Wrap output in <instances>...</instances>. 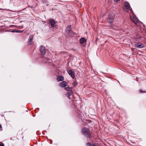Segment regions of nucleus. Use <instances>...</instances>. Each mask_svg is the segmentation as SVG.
I'll return each instance as SVG.
<instances>
[{"label": "nucleus", "mask_w": 146, "mask_h": 146, "mask_svg": "<svg viewBox=\"0 0 146 146\" xmlns=\"http://www.w3.org/2000/svg\"><path fill=\"white\" fill-rule=\"evenodd\" d=\"M82 131V134L87 138L92 137V133L88 129L85 127L83 128Z\"/></svg>", "instance_id": "obj_1"}, {"label": "nucleus", "mask_w": 146, "mask_h": 146, "mask_svg": "<svg viewBox=\"0 0 146 146\" xmlns=\"http://www.w3.org/2000/svg\"><path fill=\"white\" fill-rule=\"evenodd\" d=\"M71 25H68L66 29V34L68 36H71L73 35L74 33L71 30Z\"/></svg>", "instance_id": "obj_2"}, {"label": "nucleus", "mask_w": 146, "mask_h": 146, "mask_svg": "<svg viewBox=\"0 0 146 146\" xmlns=\"http://www.w3.org/2000/svg\"><path fill=\"white\" fill-rule=\"evenodd\" d=\"M130 5L127 2H125L124 3V10L126 12H129L130 10Z\"/></svg>", "instance_id": "obj_3"}, {"label": "nucleus", "mask_w": 146, "mask_h": 146, "mask_svg": "<svg viewBox=\"0 0 146 146\" xmlns=\"http://www.w3.org/2000/svg\"><path fill=\"white\" fill-rule=\"evenodd\" d=\"M67 71L70 76L73 78L75 77V73L74 71L70 69L67 70Z\"/></svg>", "instance_id": "obj_4"}, {"label": "nucleus", "mask_w": 146, "mask_h": 146, "mask_svg": "<svg viewBox=\"0 0 146 146\" xmlns=\"http://www.w3.org/2000/svg\"><path fill=\"white\" fill-rule=\"evenodd\" d=\"M135 46L138 48H143L144 47L143 44L140 42L135 44Z\"/></svg>", "instance_id": "obj_5"}, {"label": "nucleus", "mask_w": 146, "mask_h": 146, "mask_svg": "<svg viewBox=\"0 0 146 146\" xmlns=\"http://www.w3.org/2000/svg\"><path fill=\"white\" fill-rule=\"evenodd\" d=\"M46 48L44 47L41 46L40 47V52L42 55L44 54L46 52Z\"/></svg>", "instance_id": "obj_6"}, {"label": "nucleus", "mask_w": 146, "mask_h": 146, "mask_svg": "<svg viewBox=\"0 0 146 146\" xmlns=\"http://www.w3.org/2000/svg\"><path fill=\"white\" fill-rule=\"evenodd\" d=\"M68 83L65 81H63L61 82L60 86L62 87H65L68 86Z\"/></svg>", "instance_id": "obj_7"}, {"label": "nucleus", "mask_w": 146, "mask_h": 146, "mask_svg": "<svg viewBox=\"0 0 146 146\" xmlns=\"http://www.w3.org/2000/svg\"><path fill=\"white\" fill-rule=\"evenodd\" d=\"M49 25L52 27H54L55 24V21L52 19L50 20L49 21Z\"/></svg>", "instance_id": "obj_8"}, {"label": "nucleus", "mask_w": 146, "mask_h": 146, "mask_svg": "<svg viewBox=\"0 0 146 146\" xmlns=\"http://www.w3.org/2000/svg\"><path fill=\"white\" fill-rule=\"evenodd\" d=\"M114 16L113 15L112 16L108 18V21L109 23H110V24H111L113 22L114 19Z\"/></svg>", "instance_id": "obj_9"}, {"label": "nucleus", "mask_w": 146, "mask_h": 146, "mask_svg": "<svg viewBox=\"0 0 146 146\" xmlns=\"http://www.w3.org/2000/svg\"><path fill=\"white\" fill-rule=\"evenodd\" d=\"M64 80V77L60 75H59L58 76L57 80L58 81H62Z\"/></svg>", "instance_id": "obj_10"}, {"label": "nucleus", "mask_w": 146, "mask_h": 146, "mask_svg": "<svg viewBox=\"0 0 146 146\" xmlns=\"http://www.w3.org/2000/svg\"><path fill=\"white\" fill-rule=\"evenodd\" d=\"M33 36H30L28 40V42L29 45H31L32 44L33 41Z\"/></svg>", "instance_id": "obj_11"}, {"label": "nucleus", "mask_w": 146, "mask_h": 146, "mask_svg": "<svg viewBox=\"0 0 146 146\" xmlns=\"http://www.w3.org/2000/svg\"><path fill=\"white\" fill-rule=\"evenodd\" d=\"M64 89L69 92H73V88L72 87H68L65 88Z\"/></svg>", "instance_id": "obj_12"}, {"label": "nucleus", "mask_w": 146, "mask_h": 146, "mask_svg": "<svg viewBox=\"0 0 146 146\" xmlns=\"http://www.w3.org/2000/svg\"><path fill=\"white\" fill-rule=\"evenodd\" d=\"M80 42L81 44H82L86 42V40L85 39L84 37H82L80 39Z\"/></svg>", "instance_id": "obj_13"}, {"label": "nucleus", "mask_w": 146, "mask_h": 146, "mask_svg": "<svg viewBox=\"0 0 146 146\" xmlns=\"http://www.w3.org/2000/svg\"><path fill=\"white\" fill-rule=\"evenodd\" d=\"M72 93L73 92H68L66 93V95L68 98L69 99L70 96L72 95Z\"/></svg>", "instance_id": "obj_14"}, {"label": "nucleus", "mask_w": 146, "mask_h": 146, "mask_svg": "<svg viewBox=\"0 0 146 146\" xmlns=\"http://www.w3.org/2000/svg\"><path fill=\"white\" fill-rule=\"evenodd\" d=\"M88 146H100V145L97 144V145H95L94 144H91L90 143H88L87 144Z\"/></svg>", "instance_id": "obj_15"}, {"label": "nucleus", "mask_w": 146, "mask_h": 146, "mask_svg": "<svg viewBox=\"0 0 146 146\" xmlns=\"http://www.w3.org/2000/svg\"><path fill=\"white\" fill-rule=\"evenodd\" d=\"M78 84V82H74L72 84L74 87L76 86Z\"/></svg>", "instance_id": "obj_16"}, {"label": "nucleus", "mask_w": 146, "mask_h": 146, "mask_svg": "<svg viewBox=\"0 0 146 146\" xmlns=\"http://www.w3.org/2000/svg\"><path fill=\"white\" fill-rule=\"evenodd\" d=\"M0 146H4V144L2 142L0 143Z\"/></svg>", "instance_id": "obj_17"}, {"label": "nucleus", "mask_w": 146, "mask_h": 146, "mask_svg": "<svg viewBox=\"0 0 146 146\" xmlns=\"http://www.w3.org/2000/svg\"><path fill=\"white\" fill-rule=\"evenodd\" d=\"M23 32L22 31H21L19 30H17V31H16V33H22Z\"/></svg>", "instance_id": "obj_18"}, {"label": "nucleus", "mask_w": 146, "mask_h": 146, "mask_svg": "<svg viewBox=\"0 0 146 146\" xmlns=\"http://www.w3.org/2000/svg\"><path fill=\"white\" fill-rule=\"evenodd\" d=\"M17 31V30H13L11 31V32L13 33H15V32H16Z\"/></svg>", "instance_id": "obj_19"}, {"label": "nucleus", "mask_w": 146, "mask_h": 146, "mask_svg": "<svg viewBox=\"0 0 146 146\" xmlns=\"http://www.w3.org/2000/svg\"><path fill=\"white\" fill-rule=\"evenodd\" d=\"M135 21H134H134H134V22L135 23H136V22H137V20H136V19H135Z\"/></svg>", "instance_id": "obj_20"}, {"label": "nucleus", "mask_w": 146, "mask_h": 146, "mask_svg": "<svg viewBox=\"0 0 146 146\" xmlns=\"http://www.w3.org/2000/svg\"><path fill=\"white\" fill-rule=\"evenodd\" d=\"M139 91L141 92H144L145 91H143L142 90H139Z\"/></svg>", "instance_id": "obj_21"}, {"label": "nucleus", "mask_w": 146, "mask_h": 146, "mask_svg": "<svg viewBox=\"0 0 146 146\" xmlns=\"http://www.w3.org/2000/svg\"><path fill=\"white\" fill-rule=\"evenodd\" d=\"M50 142H51L50 144H52V140H50Z\"/></svg>", "instance_id": "obj_22"}, {"label": "nucleus", "mask_w": 146, "mask_h": 146, "mask_svg": "<svg viewBox=\"0 0 146 146\" xmlns=\"http://www.w3.org/2000/svg\"><path fill=\"white\" fill-rule=\"evenodd\" d=\"M115 1H119V0H114Z\"/></svg>", "instance_id": "obj_23"}, {"label": "nucleus", "mask_w": 146, "mask_h": 146, "mask_svg": "<svg viewBox=\"0 0 146 146\" xmlns=\"http://www.w3.org/2000/svg\"><path fill=\"white\" fill-rule=\"evenodd\" d=\"M2 126L0 124V129L1 127Z\"/></svg>", "instance_id": "obj_24"}]
</instances>
